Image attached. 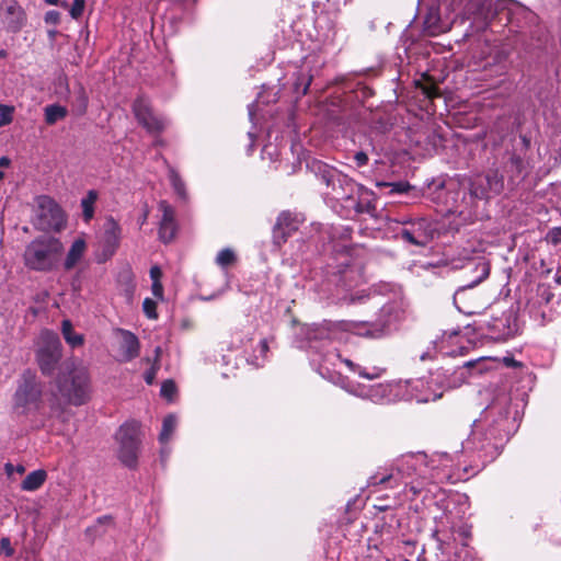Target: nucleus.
<instances>
[{"mask_svg": "<svg viewBox=\"0 0 561 561\" xmlns=\"http://www.w3.org/2000/svg\"><path fill=\"white\" fill-rule=\"evenodd\" d=\"M44 112H45V122L47 125L56 124L58 121L64 119L68 114L67 108L65 106H61L58 104L47 105L44 108Z\"/></svg>", "mask_w": 561, "mask_h": 561, "instance_id": "393cba45", "label": "nucleus"}, {"mask_svg": "<svg viewBox=\"0 0 561 561\" xmlns=\"http://www.w3.org/2000/svg\"><path fill=\"white\" fill-rule=\"evenodd\" d=\"M85 250H87L85 241L80 238L76 239L67 253V256H66V260L64 263L65 270L66 271L72 270L83 257Z\"/></svg>", "mask_w": 561, "mask_h": 561, "instance_id": "4be33fe9", "label": "nucleus"}, {"mask_svg": "<svg viewBox=\"0 0 561 561\" xmlns=\"http://www.w3.org/2000/svg\"><path fill=\"white\" fill-rule=\"evenodd\" d=\"M64 245L55 237H39L30 242L24 251V265L36 272H50L59 263Z\"/></svg>", "mask_w": 561, "mask_h": 561, "instance_id": "7ed1b4c3", "label": "nucleus"}, {"mask_svg": "<svg viewBox=\"0 0 561 561\" xmlns=\"http://www.w3.org/2000/svg\"><path fill=\"white\" fill-rule=\"evenodd\" d=\"M492 0H468V10L470 13L480 16L484 21L492 19L497 10L499 2L493 10Z\"/></svg>", "mask_w": 561, "mask_h": 561, "instance_id": "412c9836", "label": "nucleus"}, {"mask_svg": "<svg viewBox=\"0 0 561 561\" xmlns=\"http://www.w3.org/2000/svg\"><path fill=\"white\" fill-rule=\"evenodd\" d=\"M44 21L46 24L57 25L60 22V13L56 10L47 11Z\"/></svg>", "mask_w": 561, "mask_h": 561, "instance_id": "ea45409f", "label": "nucleus"}, {"mask_svg": "<svg viewBox=\"0 0 561 561\" xmlns=\"http://www.w3.org/2000/svg\"><path fill=\"white\" fill-rule=\"evenodd\" d=\"M505 360H506V363H507L508 365H516V364H517V363L515 362V359H513V358H511V359L505 358Z\"/></svg>", "mask_w": 561, "mask_h": 561, "instance_id": "13d9d810", "label": "nucleus"}, {"mask_svg": "<svg viewBox=\"0 0 561 561\" xmlns=\"http://www.w3.org/2000/svg\"><path fill=\"white\" fill-rule=\"evenodd\" d=\"M18 472L19 474H23L25 472V468L22 465L13 466L12 463H5V472L10 476L13 472Z\"/></svg>", "mask_w": 561, "mask_h": 561, "instance_id": "a18cd8bd", "label": "nucleus"}, {"mask_svg": "<svg viewBox=\"0 0 561 561\" xmlns=\"http://www.w3.org/2000/svg\"><path fill=\"white\" fill-rule=\"evenodd\" d=\"M159 210L162 213L159 238L162 242L169 243L174 239L176 232L175 213L165 201L159 203Z\"/></svg>", "mask_w": 561, "mask_h": 561, "instance_id": "a211bd4d", "label": "nucleus"}, {"mask_svg": "<svg viewBox=\"0 0 561 561\" xmlns=\"http://www.w3.org/2000/svg\"><path fill=\"white\" fill-rule=\"evenodd\" d=\"M260 353L262 357H265L268 352V343L266 339H263L259 344Z\"/></svg>", "mask_w": 561, "mask_h": 561, "instance_id": "8fccbe9b", "label": "nucleus"}, {"mask_svg": "<svg viewBox=\"0 0 561 561\" xmlns=\"http://www.w3.org/2000/svg\"><path fill=\"white\" fill-rule=\"evenodd\" d=\"M56 387L62 398L72 405H82L90 399V377L84 367L65 362L56 378Z\"/></svg>", "mask_w": 561, "mask_h": 561, "instance_id": "f03ea898", "label": "nucleus"}, {"mask_svg": "<svg viewBox=\"0 0 561 561\" xmlns=\"http://www.w3.org/2000/svg\"><path fill=\"white\" fill-rule=\"evenodd\" d=\"M43 402V383L35 371L26 369L18 380L13 394V410L18 414L37 411Z\"/></svg>", "mask_w": 561, "mask_h": 561, "instance_id": "20e7f679", "label": "nucleus"}, {"mask_svg": "<svg viewBox=\"0 0 561 561\" xmlns=\"http://www.w3.org/2000/svg\"><path fill=\"white\" fill-rule=\"evenodd\" d=\"M60 5H61L62 8H68V3H67L66 1H62V2L60 3Z\"/></svg>", "mask_w": 561, "mask_h": 561, "instance_id": "0e129e2a", "label": "nucleus"}, {"mask_svg": "<svg viewBox=\"0 0 561 561\" xmlns=\"http://www.w3.org/2000/svg\"><path fill=\"white\" fill-rule=\"evenodd\" d=\"M317 174L321 181L325 183L327 186H331L333 191H337V185L340 188H343V185L354 186L351 179L324 163L317 164Z\"/></svg>", "mask_w": 561, "mask_h": 561, "instance_id": "6ab92c4d", "label": "nucleus"}, {"mask_svg": "<svg viewBox=\"0 0 561 561\" xmlns=\"http://www.w3.org/2000/svg\"><path fill=\"white\" fill-rule=\"evenodd\" d=\"M423 462L422 455H409L403 457L400 463L390 473L379 477L378 474L370 477L369 484H388L390 488L398 486L405 477L412 476L416 471L417 465Z\"/></svg>", "mask_w": 561, "mask_h": 561, "instance_id": "9d476101", "label": "nucleus"}, {"mask_svg": "<svg viewBox=\"0 0 561 561\" xmlns=\"http://www.w3.org/2000/svg\"><path fill=\"white\" fill-rule=\"evenodd\" d=\"M133 111L138 123L149 133H160L164 129L165 121L152 113L149 101L146 98L139 96L136 99Z\"/></svg>", "mask_w": 561, "mask_h": 561, "instance_id": "4468645a", "label": "nucleus"}, {"mask_svg": "<svg viewBox=\"0 0 561 561\" xmlns=\"http://www.w3.org/2000/svg\"><path fill=\"white\" fill-rule=\"evenodd\" d=\"M556 282L561 285V275L557 274Z\"/></svg>", "mask_w": 561, "mask_h": 561, "instance_id": "052dcab7", "label": "nucleus"}, {"mask_svg": "<svg viewBox=\"0 0 561 561\" xmlns=\"http://www.w3.org/2000/svg\"><path fill=\"white\" fill-rule=\"evenodd\" d=\"M176 425H178V420H176L175 415L169 414L164 417L163 423H162V430L159 435V439L161 443H167L170 439Z\"/></svg>", "mask_w": 561, "mask_h": 561, "instance_id": "cd10ccee", "label": "nucleus"}, {"mask_svg": "<svg viewBox=\"0 0 561 561\" xmlns=\"http://www.w3.org/2000/svg\"><path fill=\"white\" fill-rule=\"evenodd\" d=\"M176 387L175 383L172 380H165L161 385V396L164 398H172V396L175 393Z\"/></svg>", "mask_w": 561, "mask_h": 561, "instance_id": "e433bc0d", "label": "nucleus"}, {"mask_svg": "<svg viewBox=\"0 0 561 561\" xmlns=\"http://www.w3.org/2000/svg\"><path fill=\"white\" fill-rule=\"evenodd\" d=\"M13 119V107L0 104V127L9 125Z\"/></svg>", "mask_w": 561, "mask_h": 561, "instance_id": "473e14b6", "label": "nucleus"}, {"mask_svg": "<svg viewBox=\"0 0 561 561\" xmlns=\"http://www.w3.org/2000/svg\"><path fill=\"white\" fill-rule=\"evenodd\" d=\"M474 278L467 285L460 286L454 294V304L458 308V310H462V306L460 304H466L468 300V293L485 278H488L490 274V264L485 260L481 259L474 264Z\"/></svg>", "mask_w": 561, "mask_h": 561, "instance_id": "2eb2a0df", "label": "nucleus"}, {"mask_svg": "<svg viewBox=\"0 0 561 561\" xmlns=\"http://www.w3.org/2000/svg\"><path fill=\"white\" fill-rule=\"evenodd\" d=\"M462 305H463V307H462V310H461V311H463V312H468V313L472 312L471 310H466V309H465V308H467V305H466V304H462Z\"/></svg>", "mask_w": 561, "mask_h": 561, "instance_id": "680f3d73", "label": "nucleus"}, {"mask_svg": "<svg viewBox=\"0 0 561 561\" xmlns=\"http://www.w3.org/2000/svg\"><path fill=\"white\" fill-rule=\"evenodd\" d=\"M504 178L497 169H491L483 174H476L468 179V190L471 197L489 199L502 193Z\"/></svg>", "mask_w": 561, "mask_h": 561, "instance_id": "6e6552de", "label": "nucleus"}, {"mask_svg": "<svg viewBox=\"0 0 561 561\" xmlns=\"http://www.w3.org/2000/svg\"><path fill=\"white\" fill-rule=\"evenodd\" d=\"M298 220L290 211H282L277 217L273 228V240L277 245H282L288 237L298 229Z\"/></svg>", "mask_w": 561, "mask_h": 561, "instance_id": "f3484780", "label": "nucleus"}, {"mask_svg": "<svg viewBox=\"0 0 561 561\" xmlns=\"http://www.w3.org/2000/svg\"><path fill=\"white\" fill-rule=\"evenodd\" d=\"M157 304L154 300L150 298H146L142 302V309L146 316L149 319H157L158 314L156 312Z\"/></svg>", "mask_w": 561, "mask_h": 561, "instance_id": "72a5a7b5", "label": "nucleus"}, {"mask_svg": "<svg viewBox=\"0 0 561 561\" xmlns=\"http://www.w3.org/2000/svg\"><path fill=\"white\" fill-rule=\"evenodd\" d=\"M159 354H160V347H157L156 348V360H154V364L145 373L144 375V378H145V381L148 383V385H152L154 379H156V376H157V373L159 370Z\"/></svg>", "mask_w": 561, "mask_h": 561, "instance_id": "2f4dec72", "label": "nucleus"}, {"mask_svg": "<svg viewBox=\"0 0 561 561\" xmlns=\"http://www.w3.org/2000/svg\"><path fill=\"white\" fill-rule=\"evenodd\" d=\"M309 84H310V79L306 82L304 89H302V93L306 94L307 91H308V88H309Z\"/></svg>", "mask_w": 561, "mask_h": 561, "instance_id": "4d7b16f0", "label": "nucleus"}, {"mask_svg": "<svg viewBox=\"0 0 561 561\" xmlns=\"http://www.w3.org/2000/svg\"><path fill=\"white\" fill-rule=\"evenodd\" d=\"M98 198V194L95 191H89L87 197H84L81 201V207H82V216L84 221H90L93 218L94 215V203Z\"/></svg>", "mask_w": 561, "mask_h": 561, "instance_id": "bb28decb", "label": "nucleus"}, {"mask_svg": "<svg viewBox=\"0 0 561 561\" xmlns=\"http://www.w3.org/2000/svg\"><path fill=\"white\" fill-rule=\"evenodd\" d=\"M437 398H440V394L434 396L433 398H431L430 396H415V400L417 402H428L431 400H436Z\"/></svg>", "mask_w": 561, "mask_h": 561, "instance_id": "603ef678", "label": "nucleus"}, {"mask_svg": "<svg viewBox=\"0 0 561 561\" xmlns=\"http://www.w3.org/2000/svg\"><path fill=\"white\" fill-rule=\"evenodd\" d=\"M236 260L237 257L234 252L228 248L219 251V253L216 256V263L222 268L232 265L236 262Z\"/></svg>", "mask_w": 561, "mask_h": 561, "instance_id": "c85d7f7f", "label": "nucleus"}, {"mask_svg": "<svg viewBox=\"0 0 561 561\" xmlns=\"http://www.w3.org/2000/svg\"><path fill=\"white\" fill-rule=\"evenodd\" d=\"M61 330L64 339L71 347H78L83 344V335L73 331L72 324L69 320L62 321Z\"/></svg>", "mask_w": 561, "mask_h": 561, "instance_id": "a878e982", "label": "nucleus"}, {"mask_svg": "<svg viewBox=\"0 0 561 561\" xmlns=\"http://www.w3.org/2000/svg\"><path fill=\"white\" fill-rule=\"evenodd\" d=\"M148 213L146 211L144 214V217H141V224H144L147 220Z\"/></svg>", "mask_w": 561, "mask_h": 561, "instance_id": "bf43d9fd", "label": "nucleus"}, {"mask_svg": "<svg viewBox=\"0 0 561 561\" xmlns=\"http://www.w3.org/2000/svg\"><path fill=\"white\" fill-rule=\"evenodd\" d=\"M170 181L176 194L181 197H185L186 193L184 182L182 181L180 175L173 170L170 171Z\"/></svg>", "mask_w": 561, "mask_h": 561, "instance_id": "c756f323", "label": "nucleus"}, {"mask_svg": "<svg viewBox=\"0 0 561 561\" xmlns=\"http://www.w3.org/2000/svg\"><path fill=\"white\" fill-rule=\"evenodd\" d=\"M417 88L422 90V92L428 98V99H435L440 95L438 87L432 82V83H421L420 81L416 82Z\"/></svg>", "mask_w": 561, "mask_h": 561, "instance_id": "7c9ffc66", "label": "nucleus"}, {"mask_svg": "<svg viewBox=\"0 0 561 561\" xmlns=\"http://www.w3.org/2000/svg\"><path fill=\"white\" fill-rule=\"evenodd\" d=\"M10 164V160L7 157L0 158V167H8Z\"/></svg>", "mask_w": 561, "mask_h": 561, "instance_id": "864d4df0", "label": "nucleus"}, {"mask_svg": "<svg viewBox=\"0 0 561 561\" xmlns=\"http://www.w3.org/2000/svg\"><path fill=\"white\" fill-rule=\"evenodd\" d=\"M118 458L128 468L137 466L140 447V425L136 421L124 423L115 434Z\"/></svg>", "mask_w": 561, "mask_h": 561, "instance_id": "0eeeda50", "label": "nucleus"}, {"mask_svg": "<svg viewBox=\"0 0 561 561\" xmlns=\"http://www.w3.org/2000/svg\"><path fill=\"white\" fill-rule=\"evenodd\" d=\"M33 225L41 231H60L66 226V216L53 198L42 195L36 198Z\"/></svg>", "mask_w": 561, "mask_h": 561, "instance_id": "423d86ee", "label": "nucleus"}, {"mask_svg": "<svg viewBox=\"0 0 561 561\" xmlns=\"http://www.w3.org/2000/svg\"><path fill=\"white\" fill-rule=\"evenodd\" d=\"M512 434V422L506 409H500L496 416L484 423L473 424V430L463 443V450L472 454L482 466L492 462L501 453Z\"/></svg>", "mask_w": 561, "mask_h": 561, "instance_id": "f257e3e1", "label": "nucleus"}, {"mask_svg": "<svg viewBox=\"0 0 561 561\" xmlns=\"http://www.w3.org/2000/svg\"><path fill=\"white\" fill-rule=\"evenodd\" d=\"M122 229L118 222L110 217L103 226V234L101 238L102 252L105 257L112 256L117 250L121 242Z\"/></svg>", "mask_w": 561, "mask_h": 561, "instance_id": "dca6fc26", "label": "nucleus"}, {"mask_svg": "<svg viewBox=\"0 0 561 561\" xmlns=\"http://www.w3.org/2000/svg\"><path fill=\"white\" fill-rule=\"evenodd\" d=\"M383 185L390 186L392 193H407L411 188L408 182L385 183Z\"/></svg>", "mask_w": 561, "mask_h": 561, "instance_id": "4c0bfd02", "label": "nucleus"}, {"mask_svg": "<svg viewBox=\"0 0 561 561\" xmlns=\"http://www.w3.org/2000/svg\"><path fill=\"white\" fill-rule=\"evenodd\" d=\"M243 344V340H240L239 341V344L238 345H234L236 348L240 347L241 345Z\"/></svg>", "mask_w": 561, "mask_h": 561, "instance_id": "69168bd1", "label": "nucleus"}, {"mask_svg": "<svg viewBox=\"0 0 561 561\" xmlns=\"http://www.w3.org/2000/svg\"><path fill=\"white\" fill-rule=\"evenodd\" d=\"M399 320V312L394 305H385L373 322H363L360 335L371 339H378L389 333Z\"/></svg>", "mask_w": 561, "mask_h": 561, "instance_id": "1a4fd4ad", "label": "nucleus"}, {"mask_svg": "<svg viewBox=\"0 0 561 561\" xmlns=\"http://www.w3.org/2000/svg\"><path fill=\"white\" fill-rule=\"evenodd\" d=\"M47 473L43 469H38L30 472L21 483L23 491H36L46 481Z\"/></svg>", "mask_w": 561, "mask_h": 561, "instance_id": "5701e85b", "label": "nucleus"}, {"mask_svg": "<svg viewBox=\"0 0 561 561\" xmlns=\"http://www.w3.org/2000/svg\"><path fill=\"white\" fill-rule=\"evenodd\" d=\"M62 357V344L59 336L51 331L44 330L39 335L35 359L44 376H51L59 366Z\"/></svg>", "mask_w": 561, "mask_h": 561, "instance_id": "39448f33", "label": "nucleus"}, {"mask_svg": "<svg viewBox=\"0 0 561 561\" xmlns=\"http://www.w3.org/2000/svg\"><path fill=\"white\" fill-rule=\"evenodd\" d=\"M523 142L525 144V146L529 145V140L526 137H523Z\"/></svg>", "mask_w": 561, "mask_h": 561, "instance_id": "e2e57ef3", "label": "nucleus"}, {"mask_svg": "<svg viewBox=\"0 0 561 561\" xmlns=\"http://www.w3.org/2000/svg\"><path fill=\"white\" fill-rule=\"evenodd\" d=\"M0 547L4 551L7 557L13 556L14 549L11 547V541L8 537L1 539Z\"/></svg>", "mask_w": 561, "mask_h": 561, "instance_id": "37998d69", "label": "nucleus"}, {"mask_svg": "<svg viewBox=\"0 0 561 561\" xmlns=\"http://www.w3.org/2000/svg\"><path fill=\"white\" fill-rule=\"evenodd\" d=\"M403 222L409 224V227L402 229L401 237L410 244L425 247L433 240L435 230L427 219L420 218L414 221Z\"/></svg>", "mask_w": 561, "mask_h": 561, "instance_id": "f8f14e48", "label": "nucleus"}, {"mask_svg": "<svg viewBox=\"0 0 561 561\" xmlns=\"http://www.w3.org/2000/svg\"><path fill=\"white\" fill-rule=\"evenodd\" d=\"M342 362L353 371H358V368H360V366L354 364L352 360L347 359V358H343Z\"/></svg>", "mask_w": 561, "mask_h": 561, "instance_id": "3c124183", "label": "nucleus"}, {"mask_svg": "<svg viewBox=\"0 0 561 561\" xmlns=\"http://www.w3.org/2000/svg\"><path fill=\"white\" fill-rule=\"evenodd\" d=\"M548 239L554 245L560 244L561 243V228H553L548 233Z\"/></svg>", "mask_w": 561, "mask_h": 561, "instance_id": "79ce46f5", "label": "nucleus"}, {"mask_svg": "<svg viewBox=\"0 0 561 561\" xmlns=\"http://www.w3.org/2000/svg\"><path fill=\"white\" fill-rule=\"evenodd\" d=\"M119 334L122 336L119 344V353L123 362H130L138 357L140 343L138 337L130 331L121 329Z\"/></svg>", "mask_w": 561, "mask_h": 561, "instance_id": "aec40b11", "label": "nucleus"}, {"mask_svg": "<svg viewBox=\"0 0 561 561\" xmlns=\"http://www.w3.org/2000/svg\"><path fill=\"white\" fill-rule=\"evenodd\" d=\"M357 373L360 377L373 380V379H377L381 376L382 369L373 368V371H367L365 368L360 367V368H358Z\"/></svg>", "mask_w": 561, "mask_h": 561, "instance_id": "58836bf2", "label": "nucleus"}, {"mask_svg": "<svg viewBox=\"0 0 561 561\" xmlns=\"http://www.w3.org/2000/svg\"><path fill=\"white\" fill-rule=\"evenodd\" d=\"M304 334L309 342L318 340H329L331 332L324 324H313L304 329Z\"/></svg>", "mask_w": 561, "mask_h": 561, "instance_id": "b1692460", "label": "nucleus"}, {"mask_svg": "<svg viewBox=\"0 0 561 561\" xmlns=\"http://www.w3.org/2000/svg\"><path fill=\"white\" fill-rule=\"evenodd\" d=\"M0 16L4 28L18 33L26 23V13L16 0H2Z\"/></svg>", "mask_w": 561, "mask_h": 561, "instance_id": "ddd939ff", "label": "nucleus"}, {"mask_svg": "<svg viewBox=\"0 0 561 561\" xmlns=\"http://www.w3.org/2000/svg\"><path fill=\"white\" fill-rule=\"evenodd\" d=\"M485 327L490 336L496 341H506L518 331L516 314L511 309L503 311L500 317H492Z\"/></svg>", "mask_w": 561, "mask_h": 561, "instance_id": "9b49d317", "label": "nucleus"}, {"mask_svg": "<svg viewBox=\"0 0 561 561\" xmlns=\"http://www.w3.org/2000/svg\"><path fill=\"white\" fill-rule=\"evenodd\" d=\"M346 187H350V192L353 190V186H347V185H343V188H341L342 191H344L346 193V197H350V194L348 192L346 191Z\"/></svg>", "mask_w": 561, "mask_h": 561, "instance_id": "6e6d98bb", "label": "nucleus"}, {"mask_svg": "<svg viewBox=\"0 0 561 561\" xmlns=\"http://www.w3.org/2000/svg\"><path fill=\"white\" fill-rule=\"evenodd\" d=\"M162 276V272L159 266L154 265L150 268V277L152 282H159Z\"/></svg>", "mask_w": 561, "mask_h": 561, "instance_id": "09e8293b", "label": "nucleus"}, {"mask_svg": "<svg viewBox=\"0 0 561 561\" xmlns=\"http://www.w3.org/2000/svg\"><path fill=\"white\" fill-rule=\"evenodd\" d=\"M474 365H476V362L469 360V362L465 363L462 367H459L458 370L456 371V374H458L461 378H465L466 371L469 370L470 368H472Z\"/></svg>", "mask_w": 561, "mask_h": 561, "instance_id": "de8ad7c7", "label": "nucleus"}, {"mask_svg": "<svg viewBox=\"0 0 561 561\" xmlns=\"http://www.w3.org/2000/svg\"><path fill=\"white\" fill-rule=\"evenodd\" d=\"M152 294L153 296L158 297V298H162V295H163V286L161 284V282H152Z\"/></svg>", "mask_w": 561, "mask_h": 561, "instance_id": "49530a36", "label": "nucleus"}, {"mask_svg": "<svg viewBox=\"0 0 561 561\" xmlns=\"http://www.w3.org/2000/svg\"><path fill=\"white\" fill-rule=\"evenodd\" d=\"M357 167H364L368 163V156L364 151H358L354 156Z\"/></svg>", "mask_w": 561, "mask_h": 561, "instance_id": "c03bdc74", "label": "nucleus"}, {"mask_svg": "<svg viewBox=\"0 0 561 561\" xmlns=\"http://www.w3.org/2000/svg\"><path fill=\"white\" fill-rule=\"evenodd\" d=\"M85 7V0H73V3L69 10V13L72 19H79L84 10Z\"/></svg>", "mask_w": 561, "mask_h": 561, "instance_id": "c9c22d12", "label": "nucleus"}, {"mask_svg": "<svg viewBox=\"0 0 561 561\" xmlns=\"http://www.w3.org/2000/svg\"><path fill=\"white\" fill-rule=\"evenodd\" d=\"M45 2L49 5H57L59 4V0H45Z\"/></svg>", "mask_w": 561, "mask_h": 561, "instance_id": "5fc2aeb1", "label": "nucleus"}, {"mask_svg": "<svg viewBox=\"0 0 561 561\" xmlns=\"http://www.w3.org/2000/svg\"><path fill=\"white\" fill-rule=\"evenodd\" d=\"M510 163L516 170L517 173H520L524 169V160L518 154L513 153L510 158Z\"/></svg>", "mask_w": 561, "mask_h": 561, "instance_id": "a19ab883", "label": "nucleus"}, {"mask_svg": "<svg viewBox=\"0 0 561 561\" xmlns=\"http://www.w3.org/2000/svg\"><path fill=\"white\" fill-rule=\"evenodd\" d=\"M356 213L358 214H371L375 210V206L370 201L359 199L354 205Z\"/></svg>", "mask_w": 561, "mask_h": 561, "instance_id": "f704fd0d", "label": "nucleus"}, {"mask_svg": "<svg viewBox=\"0 0 561 561\" xmlns=\"http://www.w3.org/2000/svg\"><path fill=\"white\" fill-rule=\"evenodd\" d=\"M3 178V172L0 171V180Z\"/></svg>", "mask_w": 561, "mask_h": 561, "instance_id": "338daca9", "label": "nucleus"}]
</instances>
